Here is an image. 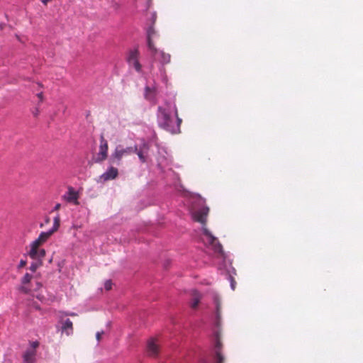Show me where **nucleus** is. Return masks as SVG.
Returning a JSON list of instances; mask_svg holds the SVG:
<instances>
[{
    "mask_svg": "<svg viewBox=\"0 0 363 363\" xmlns=\"http://www.w3.org/2000/svg\"><path fill=\"white\" fill-rule=\"evenodd\" d=\"M103 334H104V331L96 333V337L98 341L101 340V336Z\"/></svg>",
    "mask_w": 363,
    "mask_h": 363,
    "instance_id": "nucleus-24",
    "label": "nucleus"
},
{
    "mask_svg": "<svg viewBox=\"0 0 363 363\" xmlns=\"http://www.w3.org/2000/svg\"><path fill=\"white\" fill-rule=\"evenodd\" d=\"M39 346L38 341L30 342V347L27 349L23 354V363H34L35 362L36 349Z\"/></svg>",
    "mask_w": 363,
    "mask_h": 363,
    "instance_id": "nucleus-6",
    "label": "nucleus"
},
{
    "mask_svg": "<svg viewBox=\"0 0 363 363\" xmlns=\"http://www.w3.org/2000/svg\"><path fill=\"white\" fill-rule=\"evenodd\" d=\"M137 152V146L123 147L122 145H118L116 147L114 151L111 154L109 162L111 164L120 165L121 164V160L123 157L127 156L133 152Z\"/></svg>",
    "mask_w": 363,
    "mask_h": 363,
    "instance_id": "nucleus-4",
    "label": "nucleus"
},
{
    "mask_svg": "<svg viewBox=\"0 0 363 363\" xmlns=\"http://www.w3.org/2000/svg\"><path fill=\"white\" fill-rule=\"evenodd\" d=\"M155 35V30L150 28L147 32V47L151 56L155 61H158L162 66L170 62L171 56L163 50H158L152 42V36Z\"/></svg>",
    "mask_w": 363,
    "mask_h": 363,
    "instance_id": "nucleus-3",
    "label": "nucleus"
},
{
    "mask_svg": "<svg viewBox=\"0 0 363 363\" xmlns=\"http://www.w3.org/2000/svg\"><path fill=\"white\" fill-rule=\"evenodd\" d=\"M160 346L157 343V340L151 338L148 340L147 344V353L150 357H156L159 354Z\"/></svg>",
    "mask_w": 363,
    "mask_h": 363,
    "instance_id": "nucleus-11",
    "label": "nucleus"
},
{
    "mask_svg": "<svg viewBox=\"0 0 363 363\" xmlns=\"http://www.w3.org/2000/svg\"><path fill=\"white\" fill-rule=\"evenodd\" d=\"M38 114H39V109L37 108L35 109V112H33V115H34L35 116H38Z\"/></svg>",
    "mask_w": 363,
    "mask_h": 363,
    "instance_id": "nucleus-28",
    "label": "nucleus"
},
{
    "mask_svg": "<svg viewBox=\"0 0 363 363\" xmlns=\"http://www.w3.org/2000/svg\"><path fill=\"white\" fill-rule=\"evenodd\" d=\"M60 225V218L57 215L53 220V226L52 229L47 232H42L38 238L30 244V250L28 252V256L33 259H43L45 256L46 252L41 246L45 243L50 237L59 229Z\"/></svg>",
    "mask_w": 363,
    "mask_h": 363,
    "instance_id": "nucleus-1",
    "label": "nucleus"
},
{
    "mask_svg": "<svg viewBox=\"0 0 363 363\" xmlns=\"http://www.w3.org/2000/svg\"><path fill=\"white\" fill-rule=\"evenodd\" d=\"M209 213V208L204 206L193 213V218L195 221L205 225L207 220V216Z\"/></svg>",
    "mask_w": 363,
    "mask_h": 363,
    "instance_id": "nucleus-10",
    "label": "nucleus"
},
{
    "mask_svg": "<svg viewBox=\"0 0 363 363\" xmlns=\"http://www.w3.org/2000/svg\"><path fill=\"white\" fill-rule=\"evenodd\" d=\"M58 315H62L63 318H65V317H66V316H76L77 313H69V312H66V311H60L58 313Z\"/></svg>",
    "mask_w": 363,
    "mask_h": 363,
    "instance_id": "nucleus-20",
    "label": "nucleus"
},
{
    "mask_svg": "<svg viewBox=\"0 0 363 363\" xmlns=\"http://www.w3.org/2000/svg\"><path fill=\"white\" fill-rule=\"evenodd\" d=\"M214 303L216 304V324L217 326H219L221 314V303L218 296L214 298Z\"/></svg>",
    "mask_w": 363,
    "mask_h": 363,
    "instance_id": "nucleus-15",
    "label": "nucleus"
},
{
    "mask_svg": "<svg viewBox=\"0 0 363 363\" xmlns=\"http://www.w3.org/2000/svg\"><path fill=\"white\" fill-rule=\"evenodd\" d=\"M216 363H223L224 357L220 352V348L222 347V343L220 340L218 338L216 343Z\"/></svg>",
    "mask_w": 363,
    "mask_h": 363,
    "instance_id": "nucleus-16",
    "label": "nucleus"
},
{
    "mask_svg": "<svg viewBox=\"0 0 363 363\" xmlns=\"http://www.w3.org/2000/svg\"><path fill=\"white\" fill-rule=\"evenodd\" d=\"M61 207V205L60 203H57L55 206L54 207V211H58Z\"/></svg>",
    "mask_w": 363,
    "mask_h": 363,
    "instance_id": "nucleus-27",
    "label": "nucleus"
},
{
    "mask_svg": "<svg viewBox=\"0 0 363 363\" xmlns=\"http://www.w3.org/2000/svg\"><path fill=\"white\" fill-rule=\"evenodd\" d=\"M140 52L138 49L130 50L127 57L128 63L130 66L134 67L138 72L142 71V65L139 62Z\"/></svg>",
    "mask_w": 363,
    "mask_h": 363,
    "instance_id": "nucleus-5",
    "label": "nucleus"
},
{
    "mask_svg": "<svg viewBox=\"0 0 363 363\" xmlns=\"http://www.w3.org/2000/svg\"><path fill=\"white\" fill-rule=\"evenodd\" d=\"M191 307L193 309H196L199 306L200 300L201 298V295L196 291L193 290L191 294Z\"/></svg>",
    "mask_w": 363,
    "mask_h": 363,
    "instance_id": "nucleus-14",
    "label": "nucleus"
},
{
    "mask_svg": "<svg viewBox=\"0 0 363 363\" xmlns=\"http://www.w3.org/2000/svg\"><path fill=\"white\" fill-rule=\"evenodd\" d=\"M26 264H27V262L26 260L21 259L18 264V269L23 268L26 265Z\"/></svg>",
    "mask_w": 363,
    "mask_h": 363,
    "instance_id": "nucleus-23",
    "label": "nucleus"
},
{
    "mask_svg": "<svg viewBox=\"0 0 363 363\" xmlns=\"http://www.w3.org/2000/svg\"><path fill=\"white\" fill-rule=\"evenodd\" d=\"M45 223H47V224H48V223H50V218H49V217H46V218H45Z\"/></svg>",
    "mask_w": 363,
    "mask_h": 363,
    "instance_id": "nucleus-30",
    "label": "nucleus"
},
{
    "mask_svg": "<svg viewBox=\"0 0 363 363\" xmlns=\"http://www.w3.org/2000/svg\"><path fill=\"white\" fill-rule=\"evenodd\" d=\"M175 116L177 120L176 125L169 111L161 106L158 107L157 120L160 126L172 133L177 132L182 123V119L178 117L177 109L175 110Z\"/></svg>",
    "mask_w": 363,
    "mask_h": 363,
    "instance_id": "nucleus-2",
    "label": "nucleus"
},
{
    "mask_svg": "<svg viewBox=\"0 0 363 363\" xmlns=\"http://www.w3.org/2000/svg\"><path fill=\"white\" fill-rule=\"evenodd\" d=\"M118 175V169L113 167H110L101 176V179L104 182L109 181L116 179Z\"/></svg>",
    "mask_w": 363,
    "mask_h": 363,
    "instance_id": "nucleus-13",
    "label": "nucleus"
},
{
    "mask_svg": "<svg viewBox=\"0 0 363 363\" xmlns=\"http://www.w3.org/2000/svg\"><path fill=\"white\" fill-rule=\"evenodd\" d=\"M36 261L33 262L30 267H29V269L33 272H35L38 268L39 267H40L42 264H43V261L42 259H35Z\"/></svg>",
    "mask_w": 363,
    "mask_h": 363,
    "instance_id": "nucleus-18",
    "label": "nucleus"
},
{
    "mask_svg": "<svg viewBox=\"0 0 363 363\" xmlns=\"http://www.w3.org/2000/svg\"><path fill=\"white\" fill-rule=\"evenodd\" d=\"M135 153L138 155V156L140 160L141 161V162L144 163V162H146L145 157V155H143V152L141 150H138L137 149V152Z\"/></svg>",
    "mask_w": 363,
    "mask_h": 363,
    "instance_id": "nucleus-21",
    "label": "nucleus"
},
{
    "mask_svg": "<svg viewBox=\"0 0 363 363\" xmlns=\"http://www.w3.org/2000/svg\"><path fill=\"white\" fill-rule=\"evenodd\" d=\"M38 98L39 99L40 102H43V92H40L37 94Z\"/></svg>",
    "mask_w": 363,
    "mask_h": 363,
    "instance_id": "nucleus-25",
    "label": "nucleus"
},
{
    "mask_svg": "<svg viewBox=\"0 0 363 363\" xmlns=\"http://www.w3.org/2000/svg\"><path fill=\"white\" fill-rule=\"evenodd\" d=\"M155 96V88H150L149 86H146L145 89V97L148 100H152Z\"/></svg>",
    "mask_w": 363,
    "mask_h": 363,
    "instance_id": "nucleus-17",
    "label": "nucleus"
},
{
    "mask_svg": "<svg viewBox=\"0 0 363 363\" xmlns=\"http://www.w3.org/2000/svg\"><path fill=\"white\" fill-rule=\"evenodd\" d=\"M230 279H231V283H230L231 288L233 290H234L235 288V281L233 279V277H230Z\"/></svg>",
    "mask_w": 363,
    "mask_h": 363,
    "instance_id": "nucleus-26",
    "label": "nucleus"
},
{
    "mask_svg": "<svg viewBox=\"0 0 363 363\" xmlns=\"http://www.w3.org/2000/svg\"><path fill=\"white\" fill-rule=\"evenodd\" d=\"M59 322L61 324L60 331L61 334H65L67 336H70L74 333L73 323L69 319L63 318L62 315H58Z\"/></svg>",
    "mask_w": 363,
    "mask_h": 363,
    "instance_id": "nucleus-8",
    "label": "nucleus"
},
{
    "mask_svg": "<svg viewBox=\"0 0 363 363\" xmlns=\"http://www.w3.org/2000/svg\"><path fill=\"white\" fill-rule=\"evenodd\" d=\"M51 1V0H42V2H43V4L44 5H45V6H46V5L48 4V3L49 1Z\"/></svg>",
    "mask_w": 363,
    "mask_h": 363,
    "instance_id": "nucleus-29",
    "label": "nucleus"
},
{
    "mask_svg": "<svg viewBox=\"0 0 363 363\" xmlns=\"http://www.w3.org/2000/svg\"><path fill=\"white\" fill-rule=\"evenodd\" d=\"M104 287H105L106 290H107V291L111 289L112 281L111 280H106L104 284Z\"/></svg>",
    "mask_w": 363,
    "mask_h": 363,
    "instance_id": "nucleus-22",
    "label": "nucleus"
},
{
    "mask_svg": "<svg viewBox=\"0 0 363 363\" xmlns=\"http://www.w3.org/2000/svg\"><path fill=\"white\" fill-rule=\"evenodd\" d=\"M33 276L28 273H26L21 279V283L23 284H26L30 282Z\"/></svg>",
    "mask_w": 363,
    "mask_h": 363,
    "instance_id": "nucleus-19",
    "label": "nucleus"
},
{
    "mask_svg": "<svg viewBox=\"0 0 363 363\" xmlns=\"http://www.w3.org/2000/svg\"><path fill=\"white\" fill-rule=\"evenodd\" d=\"M108 149V142L104 138V137L103 135H101V139H100L99 151L98 153V156L96 159V162H101L107 158Z\"/></svg>",
    "mask_w": 363,
    "mask_h": 363,
    "instance_id": "nucleus-9",
    "label": "nucleus"
},
{
    "mask_svg": "<svg viewBox=\"0 0 363 363\" xmlns=\"http://www.w3.org/2000/svg\"><path fill=\"white\" fill-rule=\"evenodd\" d=\"M63 198L65 201H67L69 203H73L76 205H77L78 203V199H79V194L74 189L73 187L69 186L68 188L67 192L63 196Z\"/></svg>",
    "mask_w": 363,
    "mask_h": 363,
    "instance_id": "nucleus-12",
    "label": "nucleus"
},
{
    "mask_svg": "<svg viewBox=\"0 0 363 363\" xmlns=\"http://www.w3.org/2000/svg\"><path fill=\"white\" fill-rule=\"evenodd\" d=\"M203 234L206 237L207 242L209 243L210 245L212 246L213 250L216 253L222 254L223 253V247L222 245L220 244L219 241L216 238H215L208 229L203 228Z\"/></svg>",
    "mask_w": 363,
    "mask_h": 363,
    "instance_id": "nucleus-7",
    "label": "nucleus"
},
{
    "mask_svg": "<svg viewBox=\"0 0 363 363\" xmlns=\"http://www.w3.org/2000/svg\"><path fill=\"white\" fill-rule=\"evenodd\" d=\"M161 71L165 72V69L163 67H162Z\"/></svg>",
    "mask_w": 363,
    "mask_h": 363,
    "instance_id": "nucleus-32",
    "label": "nucleus"
},
{
    "mask_svg": "<svg viewBox=\"0 0 363 363\" xmlns=\"http://www.w3.org/2000/svg\"><path fill=\"white\" fill-rule=\"evenodd\" d=\"M21 290H22L23 291H24L25 293H27V292H28V290H27L25 287H22V288H21Z\"/></svg>",
    "mask_w": 363,
    "mask_h": 363,
    "instance_id": "nucleus-31",
    "label": "nucleus"
}]
</instances>
